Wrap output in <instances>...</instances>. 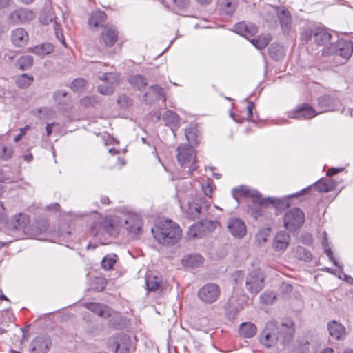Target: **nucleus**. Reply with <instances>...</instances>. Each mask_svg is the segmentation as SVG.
<instances>
[{
  "instance_id": "13",
  "label": "nucleus",
  "mask_w": 353,
  "mask_h": 353,
  "mask_svg": "<svg viewBox=\"0 0 353 353\" xmlns=\"http://www.w3.org/2000/svg\"><path fill=\"white\" fill-rule=\"evenodd\" d=\"M220 294L219 285L215 283H208L198 291L199 299L205 303H213Z\"/></svg>"
},
{
  "instance_id": "10",
  "label": "nucleus",
  "mask_w": 353,
  "mask_h": 353,
  "mask_svg": "<svg viewBox=\"0 0 353 353\" xmlns=\"http://www.w3.org/2000/svg\"><path fill=\"white\" fill-rule=\"evenodd\" d=\"M218 225L219 222L217 221L201 220L199 223L192 225L189 228L188 236L190 239L201 238L214 230Z\"/></svg>"
},
{
  "instance_id": "49",
  "label": "nucleus",
  "mask_w": 353,
  "mask_h": 353,
  "mask_svg": "<svg viewBox=\"0 0 353 353\" xmlns=\"http://www.w3.org/2000/svg\"><path fill=\"white\" fill-rule=\"evenodd\" d=\"M174 6L179 10H182L188 7L190 0H173Z\"/></svg>"
},
{
  "instance_id": "6",
  "label": "nucleus",
  "mask_w": 353,
  "mask_h": 353,
  "mask_svg": "<svg viewBox=\"0 0 353 353\" xmlns=\"http://www.w3.org/2000/svg\"><path fill=\"white\" fill-rule=\"evenodd\" d=\"M211 203L208 199L196 197L191 201H188L187 208H185L187 216L191 219H195L200 216H208L210 214L209 208Z\"/></svg>"
},
{
  "instance_id": "41",
  "label": "nucleus",
  "mask_w": 353,
  "mask_h": 353,
  "mask_svg": "<svg viewBox=\"0 0 353 353\" xmlns=\"http://www.w3.org/2000/svg\"><path fill=\"white\" fill-rule=\"evenodd\" d=\"M270 228H263L258 231L256 234V240L259 243H263L266 242L267 238L270 234Z\"/></svg>"
},
{
  "instance_id": "30",
  "label": "nucleus",
  "mask_w": 353,
  "mask_h": 353,
  "mask_svg": "<svg viewBox=\"0 0 353 353\" xmlns=\"http://www.w3.org/2000/svg\"><path fill=\"white\" fill-rule=\"evenodd\" d=\"M185 137L190 145H196L199 143L198 140V130L194 124H190L185 132Z\"/></svg>"
},
{
  "instance_id": "61",
  "label": "nucleus",
  "mask_w": 353,
  "mask_h": 353,
  "mask_svg": "<svg viewBox=\"0 0 353 353\" xmlns=\"http://www.w3.org/2000/svg\"><path fill=\"white\" fill-rule=\"evenodd\" d=\"M22 157H23V160L28 163L31 162L33 159V156L31 153L24 154V155H23Z\"/></svg>"
},
{
  "instance_id": "27",
  "label": "nucleus",
  "mask_w": 353,
  "mask_h": 353,
  "mask_svg": "<svg viewBox=\"0 0 353 353\" xmlns=\"http://www.w3.org/2000/svg\"><path fill=\"white\" fill-rule=\"evenodd\" d=\"M182 264L186 268H196L201 265L203 262V257L198 254L185 256L181 260Z\"/></svg>"
},
{
  "instance_id": "54",
  "label": "nucleus",
  "mask_w": 353,
  "mask_h": 353,
  "mask_svg": "<svg viewBox=\"0 0 353 353\" xmlns=\"http://www.w3.org/2000/svg\"><path fill=\"white\" fill-rule=\"evenodd\" d=\"M145 281L146 289L148 292L154 291V281L152 280V279L150 280V276H146Z\"/></svg>"
},
{
  "instance_id": "52",
  "label": "nucleus",
  "mask_w": 353,
  "mask_h": 353,
  "mask_svg": "<svg viewBox=\"0 0 353 353\" xmlns=\"http://www.w3.org/2000/svg\"><path fill=\"white\" fill-rule=\"evenodd\" d=\"M126 229L130 233L138 234L141 230V225L139 223H134V224L128 225Z\"/></svg>"
},
{
  "instance_id": "44",
  "label": "nucleus",
  "mask_w": 353,
  "mask_h": 353,
  "mask_svg": "<svg viewBox=\"0 0 353 353\" xmlns=\"http://www.w3.org/2000/svg\"><path fill=\"white\" fill-rule=\"evenodd\" d=\"M261 301L265 304H271L276 299V295L273 292L265 291L260 296Z\"/></svg>"
},
{
  "instance_id": "25",
  "label": "nucleus",
  "mask_w": 353,
  "mask_h": 353,
  "mask_svg": "<svg viewBox=\"0 0 353 353\" xmlns=\"http://www.w3.org/2000/svg\"><path fill=\"white\" fill-rule=\"evenodd\" d=\"M233 31L245 37H248L257 33V27L253 24L248 25L244 22H239L233 26Z\"/></svg>"
},
{
  "instance_id": "2",
  "label": "nucleus",
  "mask_w": 353,
  "mask_h": 353,
  "mask_svg": "<svg viewBox=\"0 0 353 353\" xmlns=\"http://www.w3.org/2000/svg\"><path fill=\"white\" fill-rule=\"evenodd\" d=\"M314 41L319 46L325 48L323 53L334 54L348 59L353 52V43L350 40L338 39L336 35H332L323 28H316L314 30Z\"/></svg>"
},
{
  "instance_id": "31",
  "label": "nucleus",
  "mask_w": 353,
  "mask_h": 353,
  "mask_svg": "<svg viewBox=\"0 0 353 353\" xmlns=\"http://www.w3.org/2000/svg\"><path fill=\"white\" fill-rule=\"evenodd\" d=\"M163 121L165 122L166 125H171L170 129L172 133L174 134V127H176L179 122V116L172 111H165L163 115Z\"/></svg>"
},
{
  "instance_id": "18",
  "label": "nucleus",
  "mask_w": 353,
  "mask_h": 353,
  "mask_svg": "<svg viewBox=\"0 0 353 353\" xmlns=\"http://www.w3.org/2000/svg\"><path fill=\"white\" fill-rule=\"evenodd\" d=\"M51 343V339L48 336H38L30 343V353H47Z\"/></svg>"
},
{
  "instance_id": "37",
  "label": "nucleus",
  "mask_w": 353,
  "mask_h": 353,
  "mask_svg": "<svg viewBox=\"0 0 353 353\" xmlns=\"http://www.w3.org/2000/svg\"><path fill=\"white\" fill-rule=\"evenodd\" d=\"M33 80L34 79L32 77H29L26 74H23L17 78L16 83L18 87L21 88H26L32 83Z\"/></svg>"
},
{
  "instance_id": "8",
  "label": "nucleus",
  "mask_w": 353,
  "mask_h": 353,
  "mask_svg": "<svg viewBox=\"0 0 353 353\" xmlns=\"http://www.w3.org/2000/svg\"><path fill=\"white\" fill-rule=\"evenodd\" d=\"M97 77L103 83L97 86V91L106 96L112 95L120 81V74L117 72H99Z\"/></svg>"
},
{
  "instance_id": "57",
  "label": "nucleus",
  "mask_w": 353,
  "mask_h": 353,
  "mask_svg": "<svg viewBox=\"0 0 353 353\" xmlns=\"http://www.w3.org/2000/svg\"><path fill=\"white\" fill-rule=\"evenodd\" d=\"M343 170V168H330L327 172V176L334 175V174L339 173V172L342 171Z\"/></svg>"
},
{
  "instance_id": "60",
  "label": "nucleus",
  "mask_w": 353,
  "mask_h": 353,
  "mask_svg": "<svg viewBox=\"0 0 353 353\" xmlns=\"http://www.w3.org/2000/svg\"><path fill=\"white\" fill-rule=\"evenodd\" d=\"M48 209L51 210L59 211L60 209V205L58 203H55L48 206Z\"/></svg>"
},
{
  "instance_id": "24",
  "label": "nucleus",
  "mask_w": 353,
  "mask_h": 353,
  "mask_svg": "<svg viewBox=\"0 0 353 353\" xmlns=\"http://www.w3.org/2000/svg\"><path fill=\"white\" fill-rule=\"evenodd\" d=\"M107 19L106 14L102 10H95L90 13L89 19H88V25L90 28H98L103 27L105 26L104 23Z\"/></svg>"
},
{
  "instance_id": "12",
  "label": "nucleus",
  "mask_w": 353,
  "mask_h": 353,
  "mask_svg": "<svg viewBox=\"0 0 353 353\" xmlns=\"http://www.w3.org/2000/svg\"><path fill=\"white\" fill-rule=\"evenodd\" d=\"M119 31L111 24L105 25L101 32L99 39V43L105 48L112 47L118 41Z\"/></svg>"
},
{
  "instance_id": "47",
  "label": "nucleus",
  "mask_w": 353,
  "mask_h": 353,
  "mask_svg": "<svg viewBox=\"0 0 353 353\" xmlns=\"http://www.w3.org/2000/svg\"><path fill=\"white\" fill-rule=\"evenodd\" d=\"M222 11L228 15L232 14L236 10V5L232 3L228 0H225V3L222 6Z\"/></svg>"
},
{
  "instance_id": "40",
  "label": "nucleus",
  "mask_w": 353,
  "mask_h": 353,
  "mask_svg": "<svg viewBox=\"0 0 353 353\" xmlns=\"http://www.w3.org/2000/svg\"><path fill=\"white\" fill-rule=\"evenodd\" d=\"M80 103L84 107L94 106L99 103V100L95 96H86L81 99Z\"/></svg>"
},
{
  "instance_id": "39",
  "label": "nucleus",
  "mask_w": 353,
  "mask_h": 353,
  "mask_svg": "<svg viewBox=\"0 0 353 353\" xmlns=\"http://www.w3.org/2000/svg\"><path fill=\"white\" fill-rule=\"evenodd\" d=\"M296 254L300 260H303L305 262L310 261L312 260L311 253L303 247L299 246L297 248Z\"/></svg>"
},
{
  "instance_id": "62",
  "label": "nucleus",
  "mask_w": 353,
  "mask_h": 353,
  "mask_svg": "<svg viewBox=\"0 0 353 353\" xmlns=\"http://www.w3.org/2000/svg\"><path fill=\"white\" fill-rule=\"evenodd\" d=\"M101 202L104 205H109L110 203V199L106 196H101Z\"/></svg>"
},
{
  "instance_id": "16",
  "label": "nucleus",
  "mask_w": 353,
  "mask_h": 353,
  "mask_svg": "<svg viewBox=\"0 0 353 353\" xmlns=\"http://www.w3.org/2000/svg\"><path fill=\"white\" fill-rule=\"evenodd\" d=\"M34 17L35 15L32 10L26 8H19L10 13L8 19L10 23L17 25L29 22Z\"/></svg>"
},
{
  "instance_id": "53",
  "label": "nucleus",
  "mask_w": 353,
  "mask_h": 353,
  "mask_svg": "<svg viewBox=\"0 0 353 353\" xmlns=\"http://www.w3.org/2000/svg\"><path fill=\"white\" fill-rule=\"evenodd\" d=\"M59 26H58L57 23L55 21L54 22V30H55L56 37L59 41H60L63 45H65L63 34L61 32H59Z\"/></svg>"
},
{
  "instance_id": "50",
  "label": "nucleus",
  "mask_w": 353,
  "mask_h": 353,
  "mask_svg": "<svg viewBox=\"0 0 353 353\" xmlns=\"http://www.w3.org/2000/svg\"><path fill=\"white\" fill-rule=\"evenodd\" d=\"M243 277H244V274L241 270H236L232 274V279L236 284H237L239 282H242L243 280Z\"/></svg>"
},
{
  "instance_id": "55",
  "label": "nucleus",
  "mask_w": 353,
  "mask_h": 353,
  "mask_svg": "<svg viewBox=\"0 0 353 353\" xmlns=\"http://www.w3.org/2000/svg\"><path fill=\"white\" fill-rule=\"evenodd\" d=\"M314 38V30H305L301 34V38L305 41H308L312 38Z\"/></svg>"
},
{
  "instance_id": "43",
  "label": "nucleus",
  "mask_w": 353,
  "mask_h": 353,
  "mask_svg": "<svg viewBox=\"0 0 353 353\" xmlns=\"http://www.w3.org/2000/svg\"><path fill=\"white\" fill-rule=\"evenodd\" d=\"M14 153V149L12 146L3 145L0 152V159L4 161L10 159Z\"/></svg>"
},
{
  "instance_id": "20",
  "label": "nucleus",
  "mask_w": 353,
  "mask_h": 353,
  "mask_svg": "<svg viewBox=\"0 0 353 353\" xmlns=\"http://www.w3.org/2000/svg\"><path fill=\"white\" fill-rule=\"evenodd\" d=\"M290 241V236L285 231L278 232L272 243V248L276 251H285Z\"/></svg>"
},
{
  "instance_id": "21",
  "label": "nucleus",
  "mask_w": 353,
  "mask_h": 353,
  "mask_svg": "<svg viewBox=\"0 0 353 353\" xmlns=\"http://www.w3.org/2000/svg\"><path fill=\"white\" fill-rule=\"evenodd\" d=\"M82 305L101 317L106 318L111 316L110 307L95 302L83 303Z\"/></svg>"
},
{
  "instance_id": "33",
  "label": "nucleus",
  "mask_w": 353,
  "mask_h": 353,
  "mask_svg": "<svg viewBox=\"0 0 353 353\" xmlns=\"http://www.w3.org/2000/svg\"><path fill=\"white\" fill-rule=\"evenodd\" d=\"M53 46L50 43H43L34 46L32 52L39 56H44L53 51Z\"/></svg>"
},
{
  "instance_id": "36",
  "label": "nucleus",
  "mask_w": 353,
  "mask_h": 353,
  "mask_svg": "<svg viewBox=\"0 0 353 353\" xmlns=\"http://www.w3.org/2000/svg\"><path fill=\"white\" fill-rule=\"evenodd\" d=\"M117 256L116 254L105 256L101 261L102 268L106 270H110L117 262Z\"/></svg>"
},
{
  "instance_id": "19",
  "label": "nucleus",
  "mask_w": 353,
  "mask_h": 353,
  "mask_svg": "<svg viewBox=\"0 0 353 353\" xmlns=\"http://www.w3.org/2000/svg\"><path fill=\"white\" fill-rule=\"evenodd\" d=\"M334 183L331 179H321L316 183H315L312 187L314 189L318 190L320 192H327L332 190L334 188ZM312 186L307 187V188L303 189L299 192H297L295 194L291 195V197H297L300 195H302L304 192H307L309 189H310Z\"/></svg>"
},
{
  "instance_id": "22",
  "label": "nucleus",
  "mask_w": 353,
  "mask_h": 353,
  "mask_svg": "<svg viewBox=\"0 0 353 353\" xmlns=\"http://www.w3.org/2000/svg\"><path fill=\"white\" fill-rule=\"evenodd\" d=\"M28 39V34L25 29L17 28L12 31L11 41L15 46L22 47L26 46Z\"/></svg>"
},
{
  "instance_id": "32",
  "label": "nucleus",
  "mask_w": 353,
  "mask_h": 353,
  "mask_svg": "<svg viewBox=\"0 0 353 353\" xmlns=\"http://www.w3.org/2000/svg\"><path fill=\"white\" fill-rule=\"evenodd\" d=\"M107 285V280L102 276H97L94 278L90 283V290L94 292H101Z\"/></svg>"
},
{
  "instance_id": "28",
  "label": "nucleus",
  "mask_w": 353,
  "mask_h": 353,
  "mask_svg": "<svg viewBox=\"0 0 353 353\" xmlns=\"http://www.w3.org/2000/svg\"><path fill=\"white\" fill-rule=\"evenodd\" d=\"M327 329L330 334L335 339H340L345 334V327L334 321L328 323Z\"/></svg>"
},
{
  "instance_id": "59",
  "label": "nucleus",
  "mask_w": 353,
  "mask_h": 353,
  "mask_svg": "<svg viewBox=\"0 0 353 353\" xmlns=\"http://www.w3.org/2000/svg\"><path fill=\"white\" fill-rule=\"evenodd\" d=\"M12 0H0V8H8Z\"/></svg>"
},
{
  "instance_id": "1",
  "label": "nucleus",
  "mask_w": 353,
  "mask_h": 353,
  "mask_svg": "<svg viewBox=\"0 0 353 353\" xmlns=\"http://www.w3.org/2000/svg\"><path fill=\"white\" fill-rule=\"evenodd\" d=\"M295 327L290 319L283 320L280 325L275 321H268L259 335V341L267 347L274 346L278 342L282 345L290 343L294 337Z\"/></svg>"
},
{
  "instance_id": "46",
  "label": "nucleus",
  "mask_w": 353,
  "mask_h": 353,
  "mask_svg": "<svg viewBox=\"0 0 353 353\" xmlns=\"http://www.w3.org/2000/svg\"><path fill=\"white\" fill-rule=\"evenodd\" d=\"M156 101H161L162 105L165 106L166 97L163 88L156 85Z\"/></svg>"
},
{
  "instance_id": "3",
  "label": "nucleus",
  "mask_w": 353,
  "mask_h": 353,
  "mask_svg": "<svg viewBox=\"0 0 353 353\" xmlns=\"http://www.w3.org/2000/svg\"><path fill=\"white\" fill-rule=\"evenodd\" d=\"M182 236V230L170 219H156V241L164 245L176 244Z\"/></svg>"
},
{
  "instance_id": "4",
  "label": "nucleus",
  "mask_w": 353,
  "mask_h": 353,
  "mask_svg": "<svg viewBox=\"0 0 353 353\" xmlns=\"http://www.w3.org/2000/svg\"><path fill=\"white\" fill-rule=\"evenodd\" d=\"M232 196L238 202L242 197L250 198L254 203L260 206H265L268 204H272L276 208H288L290 203L288 198L278 199L274 197L262 198L261 194L255 189H252L246 185H240L235 188L232 191Z\"/></svg>"
},
{
  "instance_id": "15",
  "label": "nucleus",
  "mask_w": 353,
  "mask_h": 353,
  "mask_svg": "<svg viewBox=\"0 0 353 353\" xmlns=\"http://www.w3.org/2000/svg\"><path fill=\"white\" fill-rule=\"evenodd\" d=\"M318 115L317 111L307 103L297 106L288 112V117L295 119H309Z\"/></svg>"
},
{
  "instance_id": "45",
  "label": "nucleus",
  "mask_w": 353,
  "mask_h": 353,
  "mask_svg": "<svg viewBox=\"0 0 353 353\" xmlns=\"http://www.w3.org/2000/svg\"><path fill=\"white\" fill-rule=\"evenodd\" d=\"M39 19L41 23L48 25L53 22L54 16L50 10H48V13L46 10H43L39 17Z\"/></svg>"
},
{
  "instance_id": "29",
  "label": "nucleus",
  "mask_w": 353,
  "mask_h": 353,
  "mask_svg": "<svg viewBox=\"0 0 353 353\" xmlns=\"http://www.w3.org/2000/svg\"><path fill=\"white\" fill-rule=\"evenodd\" d=\"M322 236H323L322 245L324 248L325 253L328 256L329 259L333 263V264L336 267L339 268L341 271H342L343 265L339 264L338 263V261L335 259V258L333 256V252H332L331 248L328 246L327 234L325 231L323 232Z\"/></svg>"
},
{
  "instance_id": "34",
  "label": "nucleus",
  "mask_w": 353,
  "mask_h": 353,
  "mask_svg": "<svg viewBox=\"0 0 353 353\" xmlns=\"http://www.w3.org/2000/svg\"><path fill=\"white\" fill-rule=\"evenodd\" d=\"M34 59L30 55H25L21 57L17 61V65L21 70H26L30 68L33 64Z\"/></svg>"
},
{
  "instance_id": "48",
  "label": "nucleus",
  "mask_w": 353,
  "mask_h": 353,
  "mask_svg": "<svg viewBox=\"0 0 353 353\" xmlns=\"http://www.w3.org/2000/svg\"><path fill=\"white\" fill-rule=\"evenodd\" d=\"M68 95V92L65 90H57L53 94L54 99L59 103L63 102V99Z\"/></svg>"
},
{
  "instance_id": "63",
  "label": "nucleus",
  "mask_w": 353,
  "mask_h": 353,
  "mask_svg": "<svg viewBox=\"0 0 353 353\" xmlns=\"http://www.w3.org/2000/svg\"><path fill=\"white\" fill-rule=\"evenodd\" d=\"M54 125V123L47 124L46 128L47 136H50L52 134V126Z\"/></svg>"
},
{
  "instance_id": "17",
  "label": "nucleus",
  "mask_w": 353,
  "mask_h": 353,
  "mask_svg": "<svg viewBox=\"0 0 353 353\" xmlns=\"http://www.w3.org/2000/svg\"><path fill=\"white\" fill-rule=\"evenodd\" d=\"M227 228L230 233L236 238H243L247 232L246 226L243 220L233 217L228 219Z\"/></svg>"
},
{
  "instance_id": "14",
  "label": "nucleus",
  "mask_w": 353,
  "mask_h": 353,
  "mask_svg": "<svg viewBox=\"0 0 353 353\" xmlns=\"http://www.w3.org/2000/svg\"><path fill=\"white\" fill-rule=\"evenodd\" d=\"M341 108L340 101L330 95H323L317 99L316 111L318 114L330 112L337 111Z\"/></svg>"
},
{
  "instance_id": "11",
  "label": "nucleus",
  "mask_w": 353,
  "mask_h": 353,
  "mask_svg": "<svg viewBox=\"0 0 353 353\" xmlns=\"http://www.w3.org/2000/svg\"><path fill=\"white\" fill-rule=\"evenodd\" d=\"M263 280L264 276L261 269H253L246 278V289L252 294H257L263 288Z\"/></svg>"
},
{
  "instance_id": "42",
  "label": "nucleus",
  "mask_w": 353,
  "mask_h": 353,
  "mask_svg": "<svg viewBox=\"0 0 353 353\" xmlns=\"http://www.w3.org/2000/svg\"><path fill=\"white\" fill-rule=\"evenodd\" d=\"M86 85V81L83 78H77L71 83V88L75 92L81 91Z\"/></svg>"
},
{
  "instance_id": "56",
  "label": "nucleus",
  "mask_w": 353,
  "mask_h": 353,
  "mask_svg": "<svg viewBox=\"0 0 353 353\" xmlns=\"http://www.w3.org/2000/svg\"><path fill=\"white\" fill-rule=\"evenodd\" d=\"M29 129H30L29 125H26L23 128H21L20 133L14 137V141L15 142L19 141L21 139L22 137L26 134V132Z\"/></svg>"
},
{
  "instance_id": "64",
  "label": "nucleus",
  "mask_w": 353,
  "mask_h": 353,
  "mask_svg": "<svg viewBox=\"0 0 353 353\" xmlns=\"http://www.w3.org/2000/svg\"><path fill=\"white\" fill-rule=\"evenodd\" d=\"M117 101L119 103H121L122 101L127 103L128 101V97L125 95L119 96Z\"/></svg>"
},
{
  "instance_id": "5",
  "label": "nucleus",
  "mask_w": 353,
  "mask_h": 353,
  "mask_svg": "<svg viewBox=\"0 0 353 353\" xmlns=\"http://www.w3.org/2000/svg\"><path fill=\"white\" fill-rule=\"evenodd\" d=\"M176 159L182 168H188L183 174V178L192 175L193 171L196 170V152L193 146L180 144L177 148Z\"/></svg>"
},
{
  "instance_id": "9",
  "label": "nucleus",
  "mask_w": 353,
  "mask_h": 353,
  "mask_svg": "<svg viewBox=\"0 0 353 353\" xmlns=\"http://www.w3.org/2000/svg\"><path fill=\"white\" fill-rule=\"evenodd\" d=\"M103 230L110 236H115L119 233V225L117 221L110 216L95 221L90 228L91 234L97 236Z\"/></svg>"
},
{
  "instance_id": "58",
  "label": "nucleus",
  "mask_w": 353,
  "mask_h": 353,
  "mask_svg": "<svg viewBox=\"0 0 353 353\" xmlns=\"http://www.w3.org/2000/svg\"><path fill=\"white\" fill-rule=\"evenodd\" d=\"M254 104L253 102H249L248 106H247V111H248V117L250 118L252 116V110L254 108Z\"/></svg>"
},
{
  "instance_id": "7",
  "label": "nucleus",
  "mask_w": 353,
  "mask_h": 353,
  "mask_svg": "<svg viewBox=\"0 0 353 353\" xmlns=\"http://www.w3.org/2000/svg\"><path fill=\"white\" fill-rule=\"evenodd\" d=\"M305 220L304 212L299 208H294L289 210L283 216V226L289 232H294L302 227Z\"/></svg>"
},
{
  "instance_id": "26",
  "label": "nucleus",
  "mask_w": 353,
  "mask_h": 353,
  "mask_svg": "<svg viewBox=\"0 0 353 353\" xmlns=\"http://www.w3.org/2000/svg\"><path fill=\"white\" fill-rule=\"evenodd\" d=\"M257 332L256 325L250 322L242 323L239 326V334L244 338H252Z\"/></svg>"
},
{
  "instance_id": "38",
  "label": "nucleus",
  "mask_w": 353,
  "mask_h": 353,
  "mask_svg": "<svg viewBox=\"0 0 353 353\" xmlns=\"http://www.w3.org/2000/svg\"><path fill=\"white\" fill-rule=\"evenodd\" d=\"M270 41L269 37H259L251 41L252 43L258 49L265 48Z\"/></svg>"
},
{
  "instance_id": "51",
  "label": "nucleus",
  "mask_w": 353,
  "mask_h": 353,
  "mask_svg": "<svg viewBox=\"0 0 353 353\" xmlns=\"http://www.w3.org/2000/svg\"><path fill=\"white\" fill-rule=\"evenodd\" d=\"M202 190L203 191L204 194L205 195V199H208L211 201V196L212 194V188L209 183L203 184L201 185Z\"/></svg>"
},
{
  "instance_id": "35",
  "label": "nucleus",
  "mask_w": 353,
  "mask_h": 353,
  "mask_svg": "<svg viewBox=\"0 0 353 353\" xmlns=\"http://www.w3.org/2000/svg\"><path fill=\"white\" fill-rule=\"evenodd\" d=\"M129 83L138 90L144 88L147 84L145 78L142 75H134L131 77L129 79Z\"/></svg>"
},
{
  "instance_id": "23",
  "label": "nucleus",
  "mask_w": 353,
  "mask_h": 353,
  "mask_svg": "<svg viewBox=\"0 0 353 353\" xmlns=\"http://www.w3.org/2000/svg\"><path fill=\"white\" fill-rule=\"evenodd\" d=\"M276 14L279 19L282 31L284 34H288L292 28V18L290 12L285 9L276 8Z\"/></svg>"
}]
</instances>
